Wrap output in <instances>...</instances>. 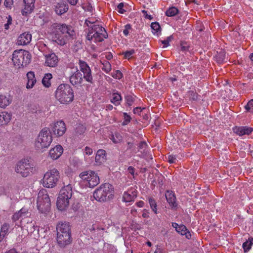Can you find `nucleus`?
<instances>
[{
    "instance_id": "1",
    "label": "nucleus",
    "mask_w": 253,
    "mask_h": 253,
    "mask_svg": "<svg viewBox=\"0 0 253 253\" xmlns=\"http://www.w3.org/2000/svg\"><path fill=\"white\" fill-rule=\"evenodd\" d=\"M50 30L53 41L60 45L66 44L75 36L74 29L70 25L54 23L51 25Z\"/></svg>"
},
{
    "instance_id": "2",
    "label": "nucleus",
    "mask_w": 253,
    "mask_h": 253,
    "mask_svg": "<svg viewBox=\"0 0 253 253\" xmlns=\"http://www.w3.org/2000/svg\"><path fill=\"white\" fill-rule=\"evenodd\" d=\"M57 242L61 248H64L72 242L71 228L69 223L60 221L56 226Z\"/></svg>"
},
{
    "instance_id": "3",
    "label": "nucleus",
    "mask_w": 253,
    "mask_h": 253,
    "mask_svg": "<svg viewBox=\"0 0 253 253\" xmlns=\"http://www.w3.org/2000/svg\"><path fill=\"white\" fill-rule=\"evenodd\" d=\"M61 188L59 192L57 200V207L58 210L63 211L68 208L73 196V189L71 184L65 185Z\"/></svg>"
},
{
    "instance_id": "4",
    "label": "nucleus",
    "mask_w": 253,
    "mask_h": 253,
    "mask_svg": "<svg viewBox=\"0 0 253 253\" xmlns=\"http://www.w3.org/2000/svg\"><path fill=\"white\" fill-rule=\"evenodd\" d=\"M55 97L61 104H68L74 99L73 90L69 85L61 84L56 90Z\"/></svg>"
},
{
    "instance_id": "5",
    "label": "nucleus",
    "mask_w": 253,
    "mask_h": 253,
    "mask_svg": "<svg viewBox=\"0 0 253 253\" xmlns=\"http://www.w3.org/2000/svg\"><path fill=\"white\" fill-rule=\"evenodd\" d=\"M113 186L108 183L101 184L94 192L93 197L96 201L99 202H104L110 200L113 198Z\"/></svg>"
},
{
    "instance_id": "6",
    "label": "nucleus",
    "mask_w": 253,
    "mask_h": 253,
    "mask_svg": "<svg viewBox=\"0 0 253 253\" xmlns=\"http://www.w3.org/2000/svg\"><path fill=\"white\" fill-rule=\"evenodd\" d=\"M52 141V136L49 129L45 127L40 132L35 142L36 147L39 150L48 148Z\"/></svg>"
},
{
    "instance_id": "7",
    "label": "nucleus",
    "mask_w": 253,
    "mask_h": 253,
    "mask_svg": "<svg viewBox=\"0 0 253 253\" xmlns=\"http://www.w3.org/2000/svg\"><path fill=\"white\" fill-rule=\"evenodd\" d=\"M30 53L23 49L15 50L12 54V61L15 67L20 68L27 66L30 62Z\"/></svg>"
},
{
    "instance_id": "8",
    "label": "nucleus",
    "mask_w": 253,
    "mask_h": 253,
    "mask_svg": "<svg viewBox=\"0 0 253 253\" xmlns=\"http://www.w3.org/2000/svg\"><path fill=\"white\" fill-rule=\"evenodd\" d=\"M108 37L107 33L104 28L100 25H96L90 28H88L86 39L93 42H101Z\"/></svg>"
},
{
    "instance_id": "9",
    "label": "nucleus",
    "mask_w": 253,
    "mask_h": 253,
    "mask_svg": "<svg viewBox=\"0 0 253 253\" xmlns=\"http://www.w3.org/2000/svg\"><path fill=\"white\" fill-rule=\"evenodd\" d=\"M59 178V171L57 169L53 168L44 173L41 182L44 187L51 188L56 185Z\"/></svg>"
},
{
    "instance_id": "10",
    "label": "nucleus",
    "mask_w": 253,
    "mask_h": 253,
    "mask_svg": "<svg viewBox=\"0 0 253 253\" xmlns=\"http://www.w3.org/2000/svg\"><path fill=\"white\" fill-rule=\"evenodd\" d=\"M33 164L27 158L19 161L15 167V171L23 177L29 176L33 172Z\"/></svg>"
},
{
    "instance_id": "11",
    "label": "nucleus",
    "mask_w": 253,
    "mask_h": 253,
    "mask_svg": "<svg viewBox=\"0 0 253 253\" xmlns=\"http://www.w3.org/2000/svg\"><path fill=\"white\" fill-rule=\"evenodd\" d=\"M50 200L45 190L39 191L37 198V207L42 213L48 211L50 208Z\"/></svg>"
},
{
    "instance_id": "12",
    "label": "nucleus",
    "mask_w": 253,
    "mask_h": 253,
    "mask_svg": "<svg viewBox=\"0 0 253 253\" xmlns=\"http://www.w3.org/2000/svg\"><path fill=\"white\" fill-rule=\"evenodd\" d=\"M80 177L84 182L85 186L92 188L100 182L98 175L93 171L88 170L82 172Z\"/></svg>"
},
{
    "instance_id": "13",
    "label": "nucleus",
    "mask_w": 253,
    "mask_h": 253,
    "mask_svg": "<svg viewBox=\"0 0 253 253\" xmlns=\"http://www.w3.org/2000/svg\"><path fill=\"white\" fill-rule=\"evenodd\" d=\"M104 229L101 223L95 222L87 225L86 232L92 239L99 240L103 236Z\"/></svg>"
},
{
    "instance_id": "14",
    "label": "nucleus",
    "mask_w": 253,
    "mask_h": 253,
    "mask_svg": "<svg viewBox=\"0 0 253 253\" xmlns=\"http://www.w3.org/2000/svg\"><path fill=\"white\" fill-rule=\"evenodd\" d=\"M79 65L81 71L83 73L84 79L86 82L92 84L93 83V77L91 69L88 64L85 62L80 60Z\"/></svg>"
},
{
    "instance_id": "15",
    "label": "nucleus",
    "mask_w": 253,
    "mask_h": 253,
    "mask_svg": "<svg viewBox=\"0 0 253 253\" xmlns=\"http://www.w3.org/2000/svg\"><path fill=\"white\" fill-rule=\"evenodd\" d=\"M66 129V125L63 121H57L51 126V130L54 134L58 137L63 135Z\"/></svg>"
},
{
    "instance_id": "16",
    "label": "nucleus",
    "mask_w": 253,
    "mask_h": 253,
    "mask_svg": "<svg viewBox=\"0 0 253 253\" xmlns=\"http://www.w3.org/2000/svg\"><path fill=\"white\" fill-rule=\"evenodd\" d=\"M45 56V64L50 67H55L58 63V58L54 53L46 54Z\"/></svg>"
},
{
    "instance_id": "17",
    "label": "nucleus",
    "mask_w": 253,
    "mask_h": 253,
    "mask_svg": "<svg viewBox=\"0 0 253 253\" xmlns=\"http://www.w3.org/2000/svg\"><path fill=\"white\" fill-rule=\"evenodd\" d=\"M233 130L239 136L249 135L253 131V128L248 126H236L233 128Z\"/></svg>"
},
{
    "instance_id": "18",
    "label": "nucleus",
    "mask_w": 253,
    "mask_h": 253,
    "mask_svg": "<svg viewBox=\"0 0 253 253\" xmlns=\"http://www.w3.org/2000/svg\"><path fill=\"white\" fill-rule=\"evenodd\" d=\"M63 148L60 145H57L51 148L49 152V156L53 160L58 159L63 154Z\"/></svg>"
},
{
    "instance_id": "19",
    "label": "nucleus",
    "mask_w": 253,
    "mask_h": 253,
    "mask_svg": "<svg viewBox=\"0 0 253 253\" xmlns=\"http://www.w3.org/2000/svg\"><path fill=\"white\" fill-rule=\"evenodd\" d=\"M32 39V35L29 32H25L21 34L17 39V44L25 45L29 44Z\"/></svg>"
},
{
    "instance_id": "20",
    "label": "nucleus",
    "mask_w": 253,
    "mask_h": 253,
    "mask_svg": "<svg viewBox=\"0 0 253 253\" xmlns=\"http://www.w3.org/2000/svg\"><path fill=\"white\" fill-rule=\"evenodd\" d=\"M83 81L82 74L79 70L73 73L70 78V83L73 85H80Z\"/></svg>"
},
{
    "instance_id": "21",
    "label": "nucleus",
    "mask_w": 253,
    "mask_h": 253,
    "mask_svg": "<svg viewBox=\"0 0 253 253\" xmlns=\"http://www.w3.org/2000/svg\"><path fill=\"white\" fill-rule=\"evenodd\" d=\"M12 114L6 111L0 113V126H7L11 121Z\"/></svg>"
},
{
    "instance_id": "22",
    "label": "nucleus",
    "mask_w": 253,
    "mask_h": 253,
    "mask_svg": "<svg viewBox=\"0 0 253 253\" xmlns=\"http://www.w3.org/2000/svg\"><path fill=\"white\" fill-rule=\"evenodd\" d=\"M24 7L22 10V14L26 15L31 13L34 8L35 0H23Z\"/></svg>"
},
{
    "instance_id": "23",
    "label": "nucleus",
    "mask_w": 253,
    "mask_h": 253,
    "mask_svg": "<svg viewBox=\"0 0 253 253\" xmlns=\"http://www.w3.org/2000/svg\"><path fill=\"white\" fill-rule=\"evenodd\" d=\"M137 191L134 189H130L125 192L123 194L124 201L130 202L133 201L137 196Z\"/></svg>"
},
{
    "instance_id": "24",
    "label": "nucleus",
    "mask_w": 253,
    "mask_h": 253,
    "mask_svg": "<svg viewBox=\"0 0 253 253\" xmlns=\"http://www.w3.org/2000/svg\"><path fill=\"white\" fill-rule=\"evenodd\" d=\"M26 76L27 82L26 87L27 89H31L34 87L37 82L35 73L32 71L28 72L26 74Z\"/></svg>"
},
{
    "instance_id": "25",
    "label": "nucleus",
    "mask_w": 253,
    "mask_h": 253,
    "mask_svg": "<svg viewBox=\"0 0 253 253\" xmlns=\"http://www.w3.org/2000/svg\"><path fill=\"white\" fill-rule=\"evenodd\" d=\"M68 8V5L65 2L61 1L55 6V11L57 14L61 15L66 12Z\"/></svg>"
},
{
    "instance_id": "26",
    "label": "nucleus",
    "mask_w": 253,
    "mask_h": 253,
    "mask_svg": "<svg viewBox=\"0 0 253 253\" xmlns=\"http://www.w3.org/2000/svg\"><path fill=\"white\" fill-rule=\"evenodd\" d=\"M29 213V211L25 208H22L18 211L14 213L12 215V219L13 221L19 220L20 218H25L28 216Z\"/></svg>"
},
{
    "instance_id": "27",
    "label": "nucleus",
    "mask_w": 253,
    "mask_h": 253,
    "mask_svg": "<svg viewBox=\"0 0 253 253\" xmlns=\"http://www.w3.org/2000/svg\"><path fill=\"white\" fill-rule=\"evenodd\" d=\"M12 100L9 96L0 93V108H5L11 103Z\"/></svg>"
},
{
    "instance_id": "28",
    "label": "nucleus",
    "mask_w": 253,
    "mask_h": 253,
    "mask_svg": "<svg viewBox=\"0 0 253 253\" xmlns=\"http://www.w3.org/2000/svg\"><path fill=\"white\" fill-rule=\"evenodd\" d=\"M106 160V152L102 149H99L97 151L95 156V162L98 165H100Z\"/></svg>"
},
{
    "instance_id": "29",
    "label": "nucleus",
    "mask_w": 253,
    "mask_h": 253,
    "mask_svg": "<svg viewBox=\"0 0 253 253\" xmlns=\"http://www.w3.org/2000/svg\"><path fill=\"white\" fill-rule=\"evenodd\" d=\"M96 25H100L99 21L95 17H88L85 20L84 26L87 27L88 28H92Z\"/></svg>"
},
{
    "instance_id": "30",
    "label": "nucleus",
    "mask_w": 253,
    "mask_h": 253,
    "mask_svg": "<svg viewBox=\"0 0 253 253\" xmlns=\"http://www.w3.org/2000/svg\"><path fill=\"white\" fill-rule=\"evenodd\" d=\"M166 198L170 207H175L176 206L175 197L172 192L167 191L166 193Z\"/></svg>"
},
{
    "instance_id": "31",
    "label": "nucleus",
    "mask_w": 253,
    "mask_h": 253,
    "mask_svg": "<svg viewBox=\"0 0 253 253\" xmlns=\"http://www.w3.org/2000/svg\"><path fill=\"white\" fill-rule=\"evenodd\" d=\"M122 100V96L118 92H114L112 94V98L111 99V102L115 105L118 106L120 105Z\"/></svg>"
},
{
    "instance_id": "32",
    "label": "nucleus",
    "mask_w": 253,
    "mask_h": 253,
    "mask_svg": "<svg viewBox=\"0 0 253 253\" xmlns=\"http://www.w3.org/2000/svg\"><path fill=\"white\" fill-rule=\"evenodd\" d=\"M52 76L51 74H45L42 80V83L43 85L46 87L50 86L51 85L50 80L52 79Z\"/></svg>"
},
{
    "instance_id": "33",
    "label": "nucleus",
    "mask_w": 253,
    "mask_h": 253,
    "mask_svg": "<svg viewBox=\"0 0 253 253\" xmlns=\"http://www.w3.org/2000/svg\"><path fill=\"white\" fill-rule=\"evenodd\" d=\"M101 64V68L106 73H108L111 70V65L108 61L104 60L100 62Z\"/></svg>"
},
{
    "instance_id": "34",
    "label": "nucleus",
    "mask_w": 253,
    "mask_h": 253,
    "mask_svg": "<svg viewBox=\"0 0 253 253\" xmlns=\"http://www.w3.org/2000/svg\"><path fill=\"white\" fill-rule=\"evenodd\" d=\"M253 244V238L250 237L248 240L244 242L243 244V248L245 252H248L251 249Z\"/></svg>"
},
{
    "instance_id": "35",
    "label": "nucleus",
    "mask_w": 253,
    "mask_h": 253,
    "mask_svg": "<svg viewBox=\"0 0 253 253\" xmlns=\"http://www.w3.org/2000/svg\"><path fill=\"white\" fill-rule=\"evenodd\" d=\"M178 12V10L175 7H171L166 12V15L169 17L174 16Z\"/></svg>"
},
{
    "instance_id": "36",
    "label": "nucleus",
    "mask_w": 253,
    "mask_h": 253,
    "mask_svg": "<svg viewBox=\"0 0 253 253\" xmlns=\"http://www.w3.org/2000/svg\"><path fill=\"white\" fill-rule=\"evenodd\" d=\"M149 203L150 204V206L152 210V211L154 212L155 213H157V205L156 201L152 197H149L148 198Z\"/></svg>"
},
{
    "instance_id": "37",
    "label": "nucleus",
    "mask_w": 253,
    "mask_h": 253,
    "mask_svg": "<svg viewBox=\"0 0 253 253\" xmlns=\"http://www.w3.org/2000/svg\"><path fill=\"white\" fill-rule=\"evenodd\" d=\"M111 139L114 143H118L123 140V137L119 133H116L111 135Z\"/></svg>"
},
{
    "instance_id": "38",
    "label": "nucleus",
    "mask_w": 253,
    "mask_h": 253,
    "mask_svg": "<svg viewBox=\"0 0 253 253\" xmlns=\"http://www.w3.org/2000/svg\"><path fill=\"white\" fill-rule=\"evenodd\" d=\"M151 27L152 30V33L158 34L160 32L161 27L157 22H153L151 23Z\"/></svg>"
},
{
    "instance_id": "39",
    "label": "nucleus",
    "mask_w": 253,
    "mask_h": 253,
    "mask_svg": "<svg viewBox=\"0 0 253 253\" xmlns=\"http://www.w3.org/2000/svg\"><path fill=\"white\" fill-rule=\"evenodd\" d=\"M85 127L83 125L79 124L76 127L75 131L76 134L81 135L85 132Z\"/></svg>"
},
{
    "instance_id": "40",
    "label": "nucleus",
    "mask_w": 253,
    "mask_h": 253,
    "mask_svg": "<svg viewBox=\"0 0 253 253\" xmlns=\"http://www.w3.org/2000/svg\"><path fill=\"white\" fill-rule=\"evenodd\" d=\"M9 228V224L7 223H4L1 226L0 233H2V235L5 236L7 234Z\"/></svg>"
},
{
    "instance_id": "41",
    "label": "nucleus",
    "mask_w": 253,
    "mask_h": 253,
    "mask_svg": "<svg viewBox=\"0 0 253 253\" xmlns=\"http://www.w3.org/2000/svg\"><path fill=\"white\" fill-rule=\"evenodd\" d=\"M180 51L183 52H186L189 50V45L188 44L184 42H181L180 43Z\"/></svg>"
},
{
    "instance_id": "42",
    "label": "nucleus",
    "mask_w": 253,
    "mask_h": 253,
    "mask_svg": "<svg viewBox=\"0 0 253 253\" xmlns=\"http://www.w3.org/2000/svg\"><path fill=\"white\" fill-rule=\"evenodd\" d=\"M135 96L128 95L125 97V99L127 104L128 106H131L135 100Z\"/></svg>"
},
{
    "instance_id": "43",
    "label": "nucleus",
    "mask_w": 253,
    "mask_h": 253,
    "mask_svg": "<svg viewBox=\"0 0 253 253\" xmlns=\"http://www.w3.org/2000/svg\"><path fill=\"white\" fill-rule=\"evenodd\" d=\"M176 231L182 235L186 234L187 232V229L184 225H180Z\"/></svg>"
},
{
    "instance_id": "44",
    "label": "nucleus",
    "mask_w": 253,
    "mask_h": 253,
    "mask_svg": "<svg viewBox=\"0 0 253 253\" xmlns=\"http://www.w3.org/2000/svg\"><path fill=\"white\" fill-rule=\"evenodd\" d=\"M123 115L124 121L122 123V125L126 126L130 122L131 118L126 113H124Z\"/></svg>"
},
{
    "instance_id": "45",
    "label": "nucleus",
    "mask_w": 253,
    "mask_h": 253,
    "mask_svg": "<svg viewBox=\"0 0 253 253\" xmlns=\"http://www.w3.org/2000/svg\"><path fill=\"white\" fill-rule=\"evenodd\" d=\"M147 145L145 142H141L138 146V151L141 153H145Z\"/></svg>"
},
{
    "instance_id": "46",
    "label": "nucleus",
    "mask_w": 253,
    "mask_h": 253,
    "mask_svg": "<svg viewBox=\"0 0 253 253\" xmlns=\"http://www.w3.org/2000/svg\"><path fill=\"white\" fill-rule=\"evenodd\" d=\"M245 109L248 112L253 113V99L251 100L245 106Z\"/></svg>"
},
{
    "instance_id": "47",
    "label": "nucleus",
    "mask_w": 253,
    "mask_h": 253,
    "mask_svg": "<svg viewBox=\"0 0 253 253\" xmlns=\"http://www.w3.org/2000/svg\"><path fill=\"white\" fill-rule=\"evenodd\" d=\"M173 39L172 36H170L167 38V39L161 41V42L164 45L163 47H166L168 46L169 45V42L171 41V40Z\"/></svg>"
},
{
    "instance_id": "48",
    "label": "nucleus",
    "mask_w": 253,
    "mask_h": 253,
    "mask_svg": "<svg viewBox=\"0 0 253 253\" xmlns=\"http://www.w3.org/2000/svg\"><path fill=\"white\" fill-rule=\"evenodd\" d=\"M112 76L116 79H120L123 77L122 72L119 70H116L112 74Z\"/></svg>"
},
{
    "instance_id": "49",
    "label": "nucleus",
    "mask_w": 253,
    "mask_h": 253,
    "mask_svg": "<svg viewBox=\"0 0 253 253\" xmlns=\"http://www.w3.org/2000/svg\"><path fill=\"white\" fill-rule=\"evenodd\" d=\"M135 51L134 49H131L129 51H126L124 52V57L126 59H130L131 57V56L134 53Z\"/></svg>"
},
{
    "instance_id": "50",
    "label": "nucleus",
    "mask_w": 253,
    "mask_h": 253,
    "mask_svg": "<svg viewBox=\"0 0 253 253\" xmlns=\"http://www.w3.org/2000/svg\"><path fill=\"white\" fill-rule=\"evenodd\" d=\"M131 29V26L130 24H126L125 26V29L123 30V34L125 36H127L129 33V31Z\"/></svg>"
},
{
    "instance_id": "51",
    "label": "nucleus",
    "mask_w": 253,
    "mask_h": 253,
    "mask_svg": "<svg viewBox=\"0 0 253 253\" xmlns=\"http://www.w3.org/2000/svg\"><path fill=\"white\" fill-rule=\"evenodd\" d=\"M12 24V17L10 16H8L7 17V23L4 24V29L8 30L9 29V26Z\"/></svg>"
},
{
    "instance_id": "52",
    "label": "nucleus",
    "mask_w": 253,
    "mask_h": 253,
    "mask_svg": "<svg viewBox=\"0 0 253 253\" xmlns=\"http://www.w3.org/2000/svg\"><path fill=\"white\" fill-rule=\"evenodd\" d=\"M124 7V3L121 2L120 3L118 6L117 10L120 13H124L126 10L123 8Z\"/></svg>"
},
{
    "instance_id": "53",
    "label": "nucleus",
    "mask_w": 253,
    "mask_h": 253,
    "mask_svg": "<svg viewBox=\"0 0 253 253\" xmlns=\"http://www.w3.org/2000/svg\"><path fill=\"white\" fill-rule=\"evenodd\" d=\"M168 160L170 164L174 163L176 161V158L173 155H169L168 156Z\"/></svg>"
},
{
    "instance_id": "54",
    "label": "nucleus",
    "mask_w": 253,
    "mask_h": 253,
    "mask_svg": "<svg viewBox=\"0 0 253 253\" xmlns=\"http://www.w3.org/2000/svg\"><path fill=\"white\" fill-rule=\"evenodd\" d=\"M84 152L86 155H90L91 154H92L93 151L91 148L86 146L85 147L84 149Z\"/></svg>"
},
{
    "instance_id": "55",
    "label": "nucleus",
    "mask_w": 253,
    "mask_h": 253,
    "mask_svg": "<svg viewBox=\"0 0 253 253\" xmlns=\"http://www.w3.org/2000/svg\"><path fill=\"white\" fill-rule=\"evenodd\" d=\"M143 109H145V108H141V107H136L133 109V113L140 115L141 112Z\"/></svg>"
},
{
    "instance_id": "56",
    "label": "nucleus",
    "mask_w": 253,
    "mask_h": 253,
    "mask_svg": "<svg viewBox=\"0 0 253 253\" xmlns=\"http://www.w3.org/2000/svg\"><path fill=\"white\" fill-rule=\"evenodd\" d=\"M13 3V0H5L4 5L7 7H10Z\"/></svg>"
},
{
    "instance_id": "57",
    "label": "nucleus",
    "mask_w": 253,
    "mask_h": 253,
    "mask_svg": "<svg viewBox=\"0 0 253 253\" xmlns=\"http://www.w3.org/2000/svg\"><path fill=\"white\" fill-rule=\"evenodd\" d=\"M148 210L144 209L143 210L142 217L145 218H148L149 217Z\"/></svg>"
},
{
    "instance_id": "58",
    "label": "nucleus",
    "mask_w": 253,
    "mask_h": 253,
    "mask_svg": "<svg viewBox=\"0 0 253 253\" xmlns=\"http://www.w3.org/2000/svg\"><path fill=\"white\" fill-rule=\"evenodd\" d=\"M127 171L130 173L132 175H134L135 169L132 167H129L127 169Z\"/></svg>"
},
{
    "instance_id": "59",
    "label": "nucleus",
    "mask_w": 253,
    "mask_h": 253,
    "mask_svg": "<svg viewBox=\"0 0 253 253\" xmlns=\"http://www.w3.org/2000/svg\"><path fill=\"white\" fill-rule=\"evenodd\" d=\"M67 0L70 4H71L72 5H75L78 1V0Z\"/></svg>"
},
{
    "instance_id": "60",
    "label": "nucleus",
    "mask_w": 253,
    "mask_h": 253,
    "mask_svg": "<svg viewBox=\"0 0 253 253\" xmlns=\"http://www.w3.org/2000/svg\"><path fill=\"white\" fill-rule=\"evenodd\" d=\"M142 12L145 14V17L146 18H147L149 19H152L153 17L152 16V15L147 14L146 11L143 10Z\"/></svg>"
},
{
    "instance_id": "61",
    "label": "nucleus",
    "mask_w": 253,
    "mask_h": 253,
    "mask_svg": "<svg viewBox=\"0 0 253 253\" xmlns=\"http://www.w3.org/2000/svg\"><path fill=\"white\" fill-rule=\"evenodd\" d=\"M136 205L137 207L141 208L143 207L144 205V203L142 201H140L136 203Z\"/></svg>"
},
{
    "instance_id": "62",
    "label": "nucleus",
    "mask_w": 253,
    "mask_h": 253,
    "mask_svg": "<svg viewBox=\"0 0 253 253\" xmlns=\"http://www.w3.org/2000/svg\"><path fill=\"white\" fill-rule=\"evenodd\" d=\"M127 149H130L132 148V147L133 146V144L130 142H128L127 143Z\"/></svg>"
},
{
    "instance_id": "63",
    "label": "nucleus",
    "mask_w": 253,
    "mask_h": 253,
    "mask_svg": "<svg viewBox=\"0 0 253 253\" xmlns=\"http://www.w3.org/2000/svg\"><path fill=\"white\" fill-rule=\"evenodd\" d=\"M113 108V106L111 105V104H109V105H107L106 106V109L107 110H112Z\"/></svg>"
},
{
    "instance_id": "64",
    "label": "nucleus",
    "mask_w": 253,
    "mask_h": 253,
    "mask_svg": "<svg viewBox=\"0 0 253 253\" xmlns=\"http://www.w3.org/2000/svg\"><path fill=\"white\" fill-rule=\"evenodd\" d=\"M5 253H18L15 249H12L8 250Z\"/></svg>"
}]
</instances>
